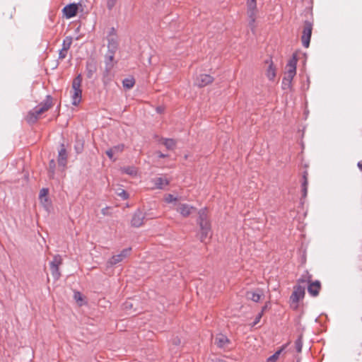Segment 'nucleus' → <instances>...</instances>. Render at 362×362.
I'll use <instances>...</instances> for the list:
<instances>
[{"instance_id": "37", "label": "nucleus", "mask_w": 362, "mask_h": 362, "mask_svg": "<svg viewBox=\"0 0 362 362\" xmlns=\"http://www.w3.org/2000/svg\"><path fill=\"white\" fill-rule=\"evenodd\" d=\"M55 167V163L54 161L52 160L50 161L49 163V169L52 170V173H53V170H54V168Z\"/></svg>"}, {"instance_id": "26", "label": "nucleus", "mask_w": 362, "mask_h": 362, "mask_svg": "<svg viewBox=\"0 0 362 362\" xmlns=\"http://www.w3.org/2000/svg\"><path fill=\"white\" fill-rule=\"evenodd\" d=\"M122 83L124 88L130 89L134 86L135 81L133 78H128L124 79Z\"/></svg>"}, {"instance_id": "32", "label": "nucleus", "mask_w": 362, "mask_h": 362, "mask_svg": "<svg viewBox=\"0 0 362 362\" xmlns=\"http://www.w3.org/2000/svg\"><path fill=\"white\" fill-rule=\"evenodd\" d=\"M117 0H107V7L109 10H111L116 4Z\"/></svg>"}, {"instance_id": "39", "label": "nucleus", "mask_w": 362, "mask_h": 362, "mask_svg": "<svg viewBox=\"0 0 362 362\" xmlns=\"http://www.w3.org/2000/svg\"><path fill=\"white\" fill-rule=\"evenodd\" d=\"M173 343L175 345H177H177H180V339H178V338L174 339H173Z\"/></svg>"}, {"instance_id": "43", "label": "nucleus", "mask_w": 362, "mask_h": 362, "mask_svg": "<svg viewBox=\"0 0 362 362\" xmlns=\"http://www.w3.org/2000/svg\"><path fill=\"white\" fill-rule=\"evenodd\" d=\"M264 310H266V308H265V307H264V308H263L262 313H263V311H264Z\"/></svg>"}, {"instance_id": "42", "label": "nucleus", "mask_w": 362, "mask_h": 362, "mask_svg": "<svg viewBox=\"0 0 362 362\" xmlns=\"http://www.w3.org/2000/svg\"><path fill=\"white\" fill-rule=\"evenodd\" d=\"M215 362H226V361H225L224 360H222V359H218Z\"/></svg>"}, {"instance_id": "38", "label": "nucleus", "mask_w": 362, "mask_h": 362, "mask_svg": "<svg viewBox=\"0 0 362 362\" xmlns=\"http://www.w3.org/2000/svg\"><path fill=\"white\" fill-rule=\"evenodd\" d=\"M262 316V313H259V314L257 316V317H256L255 321V322H254V323H255V324H257V323L259 322V320H260V319H261Z\"/></svg>"}, {"instance_id": "9", "label": "nucleus", "mask_w": 362, "mask_h": 362, "mask_svg": "<svg viewBox=\"0 0 362 362\" xmlns=\"http://www.w3.org/2000/svg\"><path fill=\"white\" fill-rule=\"evenodd\" d=\"M305 296V288L301 286H297L294 287L293 292L291 296V300L292 303L296 304V307H297V303L298 301L303 298Z\"/></svg>"}, {"instance_id": "8", "label": "nucleus", "mask_w": 362, "mask_h": 362, "mask_svg": "<svg viewBox=\"0 0 362 362\" xmlns=\"http://www.w3.org/2000/svg\"><path fill=\"white\" fill-rule=\"evenodd\" d=\"M170 180L166 176L155 177L151 180L153 184L152 188L159 189H164L170 184Z\"/></svg>"}, {"instance_id": "20", "label": "nucleus", "mask_w": 362, "mask_h": 362, "mask_svg": "<svg viewBox=\"0 0 362 362\" xmlns=\"http://www.w3.org/2000/svg\"><path fill=\"white\" fill-rule=\"evenodd\" d=\"M117 37L115 34H112L110 36V37L108 39V48L110 50L114 51L117 49Z\"/></svg>"}, {"instance_id": "34", "label": "nucleus", "mask_w": 362, "mask_h": 362, "mask_svg": "<svg viewBox=\"0 0 362 362\" xmlns=\"http://www.w3.org/2000/svg\"><path fill=\"white\" fill-rule=\"evenodd\" d=\"M67 52L68 50L66 49H61L60 51H59V59H64L66 57V54H67Z\"/></svg>"}, {"instance_id": "12", "label": "nucleus", "mask_w": 362, "mask_h": 362, "mask_svg": "<svg viewBox=\"0 0 362 362\" xmlns=\"http://www.w3.org/2000/svg\"><path fill=\"white\" fill-rule=\"evenodd\" d=\"M214 81V77L209 74H201L196 81V84L199 87H204L211 84Z\"/></svg>"}, {"instance_id": "41", "label": "nucleus", "mask_w": 362, "mask_h": 362, "mask_svg": "<svg viewBox=\"0 0 362 362\" xmlns=\"http://www.w3.org/2000/svg\"><path fill=\"white\" fill-rule=\"evenodd\" d=\"M158 156L160 158H164L165 156L164 154L161 153H158Z\"/></svg>"}, {"instance_id": "30", "label": "nucleus", "mask_w": 362, "mask_h": 362, "mask_svg": "<svg viewBox=\"0 0 362 362\" xmlns=\"http://www.w3.org/2000/svg\"><path fill=\"white\" fill-rule=\"evenodd\" d=\"M74 298L76 300V301L79 304V305H82L83 302V296L82 294L80 292H75L74 295Z\"/></svg>"}, {"instance_id": "24", "label": "nucleus", "mask_w": 362, "mask_h": 362, "mask_svg": "<svg viewBox=\"0 0 362 362\" xmlns=\"http://www.w3.org/2000/svg\"><path fill=\"white\" fill-rule=\"evenodd\" d=\"M284 348L285 346H282L279 350L276 351L272 356L267 358V362H276L279 358V356L284 349Z\"/></svg>"}, {"instance_id": "10", "label": "nucleus", "mask_w": 362, "mask_h": 362, "mask_svg": "<svg viewBox=\"0 0 362 362\" xmlns=\"http://www.w3.org/2000/svg\"><path fill=\"white\" fill-rule=\"evenodd\" d=\"M131 248H126L123 250L119 254L112 256L108 263L111 265L116 264L122 262L125 257H127L131 251Z\"/></svg>"}, {"instance_id": "33", "label": "nucleus", "mask_w": 362, "mask_h": 362, "mask_svg": "<svg viewBox=\"0 0 362 362\" xmlns=\"http://www.w3.org/2000/svg\"><path fill=\"white\" fill-rule=\"evenodd\" d=\"M118 195L123 199H127L129 198L127 192L123 189H122L120 192H118Z\"/></svg>"}, {"instance_id": "16", "label": "nucleus", "mask_w": 362, "mask_h": 362, "mask_svg": "<svg viewBox=\"0 0 362 362\" xmlns=\"http://www.w3.org/2000/svg\"><path fill=\"white\" fill-rule=\"evenodd\" d=\"M297 59L293 57L287 63L285 67L284 74H296Z\"/></svg>"}, {"instance_id": "4", "label": "nucleus", "mask_w": 362, "mask_h": 362, "mask_svg": "<svg viewBox=\"0 0 362 362\" xmlns=\"http://www.w3.org/2000/svg\"><path fill=\"white\" fill-rule=\"evenodd\" d=\"M313 30V24L309 21H305L303 25V30L301 36L303 45L308 48L310 45V37Z\"/></svg>"}, {"instance_id": "40", "label": "nucleus", "mask_w": 362, "mask_h": 362, "mask_svg": "<svg viewBox=\"0 0 362 362\" xmlns=\"http://www.w3.org/2000/svg\"><path fill=\"white\" fill-rule=\"evenodd\" d=\"M358 167L362 171V162L358 163Z\"/></svg>"}, {"instance_id": "7", "label": "nucleus", "mask_w": 362, "mask_h": 362, "mask_svg": "<svg viewBox=\"0 0 362 362\" xmlns=\"http://www.w3.org/2000/svg\"><path fill=\"white\" fill-rule=\"evenodd\" d=\"M62 264V259L60 255H55L50 262L52 275L55 279L60 277L59 266Z\"/></svg>"}, {"instance_id": "11", "label": "nucleus", "mask_w": 362, "mask_h": 362, "mask_svg": "<svg viewBox=\"0 0 362 362\" xmlns=\"http://www.w3.org/2000/svg\"><path fill=\"white\" fill-rule=\"evenodd\" d=\"M78 10L77 4H70L63 8L62 12L66 18H71L76 15Z\"/></svg>"}, {"instance_id": "35", "label": "nucleus", "mask_w": 362, "mask_h": 362, "mask_svg": "<svg viewBox=\"0 0 362 362\" xmlns=\"http://www.w3.org/2000/svg\"><path fill=\"white\" fill-rule=\"evenodd\" d=\"M106 154L107 156L110 158V159L112 160H115L116 159L114 158V153L112 152V151L111 150V148L108 149L107 151H106Z\"/></svg>"}, {"instance_id": "2", "label": "nucleus", "mask_w": 362, "mask_h": 362, "mask_svg": "<svg viewBox=\"0 0 362 362\" xmlns=\"http://www.w3.org/2000/svg\"><path fill=\"white\" fill-rule=\"evenodd\" d=\"M82 77L78 75L72 81L71 88L69 91L71 104L78 106L82 100Z\"/></svg>"}, {"instance_id": "36", "label": "nucleus", "mask_w": 362, "mask_h": 362, "mask_svg": "<svg viewBox=\"0 0 362 362\" xmlns=\"http://www.w3.org/2000/svg\"><path fill=\"white\" fill-rule=\"evenodd\" d=\"M47 193H48V190L47 189H41L40 193V199H42L43 197H46Z\"/></svg>"}, {"instance_id": "29", "label": "nucleus", "mask_w": 362, "mask_h": 362, "mask_svg": "<svg viewBox=\"0 0 362 362\" xmlns=\"http://www.w3.org/2000/svg\"><path fill=\"white\" fill-rule=\"evenodd\" d=\"M66 160V150L64 148H62L59 152V159L58 162L59 163L63 164V162Z\"/></svg>"}, {"instance_id": "28", "label": "nucleus", "mask_w": 362, "mask_h": 362, "mask_svg": "<svg viewBox=\"0 0 362 362\" xmlns=\"http://www.w3.org/2000/svg\"><path fill=\"white\" fill-rule=\"evenodd\" d=\"M177 200L178 199L171 194H165L164 197V201L167 203H172L174 202H177Z\"/></svg>"}, {"instance_id": "13", "label": "nucleus", "mask_w": 362, "mask_h": 362, "mask_svg": "<svg viewBox=\"0 0 362 362\" xmlns=\"http://www.w3.org/2000/svg\"><path fill=\"white\" fill-rule=\"evenodd\" d=\"M308 283H309V285L308 287V293L312 296H314V297L318 296L320 288H321L320 282L319 281H311L309 280Z\"/></svg>"}, {"instance_id": "21", "label": "nucleus", "mask_w": 362, "mask_h": 362, "mask_svg": "<svg viewBox=\"0 0 362 362\" xmlns=\"http://www.w3.org/2000/svg\"><path fill=\"white\" fill-rule=\"evenodd\" d=\"M15 13V8L14 7H7L4 9L3 12V16L5 20H10L13 18Z\"/></svg>"}, {"instance_id": "5", "label": "nucleus", "mask_w": 362, "mask_h": 362, "mask_svg": "<svg viewBox=\"0 0 362 362\" xmlns=\"http://www.w3.org/2000/svg\"><path fill=\"white\" fill-rule=\"evenodd\" d=\"M257 13V0H247V13L250 18V25H254Z\"/></svg>"}, {"instance_id": "1", "label": "nucleus", "mask_w": 362, "mask_h": 362, "mask_svg": "<svg viewBox=\"0 0 362 362\" xmlns=\"http://www.w3.org/2000/svg\"><path fill=\"white\" fill-rule=\"evenodd\" d=\"M52 105L53 103L52 97L49 95L47 96L44 102L39 104L37 107H35L28 113L27 116L25 117V120L30 124L36 122L37 120L40 118V115L51 108Z\"/></svg>"}, {"instance_id": "22", "label": "nucleus", "mask_w": 362, "mask_h": 362, "mask_svg": "<svg viewBox=\"0 0 362 362\" xmlns=\"http://www.w3.org/2000/svg\"><path fill=\"white\" fill-rule=\"evenodd\" d=\"M123 173L129 175L131 176H136L137 174V170L133 166L124 167L121 169Z\"/></svg>"}, {"instance_id": "14", "label": "nucleus", "mask_w": 362, "mask_h": 362, "mask_svg": "<svg viewBox=\"0 0 362 362\" xmlns=\"http://www.w3.org/2000/svg\"><path fill=\"white\" fill-rule=\"evenodd\" d=\"M214 344L219 348L225 349L230 344V340L226 335L218 334L216 336Z\"/></svg>"}, {"instance_id": "3", "label": "nucleus", "mask_w": 362, "mask_h": 362, "mask_svg": "<svg viewBox=\"0 0 362 362\" xmlns=\"http://www.w3.org/2000/svg\"><path fill=\"white\" fill-rule=\"evenodd\" d=\"M198 223L201 230V241L204 242L211 233V223L207 218V211L206 209L199 211Z\"/></svg>"}, {"instance_id": "6", "label": "nucleus", "mask_w": 362, "mask_h": 362, "mask_svg": "<svg viewBox=\"0 0 362 362\" xmlns=\"http://www.w3.org/2000/svg\"><path fill=\"white\" fill-rule=\"evenodd\" d=\"M197 210L196 207L192 205L185 204V203H180L177 205L176 211L182 216V217H188Z\"/></svg>"}, {"instance_id": "27", "label": "nucleus", "mask_w": 362, "mask_h": 362, "mask_svg": "<svg viewBox=\"0 0 362 362\" xmlns=\"http://www.w3.org/2000/svg\"><path fill=\"white\" fill-rule=\"evenodd\" d=\"M72 44V37H66L62 43V49L69 50Z\"/></svg>"}, {"instance_id": "17", "label": "nucleus", "mask_w": 362, "mask_h": 362, "mask_svg": "<svg viewBox=\"0 0 362 362\" xmlns=\"http://www.w3.org/2000/svg\"><path fill=\"white\" fill-rule=\"evenodd\" d=\"M144 216L142 212H136L132 219V225L134 227H139L144 223Z\"/></svg>"}, {"instance_id": "15", "label": "nucleus", "mask_w": 362, "mask_h": 362, "mask_svg": "<svg viewBox=\"0 0 362 362\" xmlns=\"http://www.w3.org/2000/svg\"><path fill=\"white\" fill-rule=\"evenodd\" d=\"M266 64L268 66L266 69L265 74L269 81H274L276 75V69L274 66L273 62L269 60L266 62Z\"/></svg>"}, {"instance_id": "18", "label": "nucleus", "mask_w": 362, "mask_h": 362, "mask_svg": "<svg viewBox=\"0 0 362 362\" xmlns=\"http://www.w3.org/2000/svg\"><path fill=\"white\" fill-rule=\"evenodd\" d=\"M296 75L284 74V76L282 80V88L283 89H289L292 86V81Z\"/></svg>"}, {"instance_id": "23", "label": "nucleus", "mask_w": 362, "mask_h": 362, "mask_svg": "<svg viewBox=\"0 0 362 362\" xmlns=\"http://www.w3.org/2000/svg\"><path fill=\"white\" fill-rule=\"evenodd\" d=\"M161 144H163L168 149L172 150L175 146V141L170 139H164L161 140Z\"/></svg>"}, {"instance_id": "25", "label": "nucleus", "mask_w": 362, "mask_h": 362, "mask_svg": "<svg viewBox=\"0 0 362 362\" xmlns=\"http://www.w3.org/2000/svg\"><path fill=\"white\" fill-rule=\"evenodd\" d=\"M303 185H302L303 196L304 197H305L307 196V193H308V185L307 173H304V175L303 176Z\"/></svg>"}, {"instance_id": "19", "label": "nucleus", "mask_w": 362, "mask_h": 362, "mask_svg": "<svg viewBox=\"0 0 362 362\" xmlns=\"http://www.w3.org/2000/svg\"><path fill=\"white\" fill-rule=\"evenodd\" d=\"M262 295H263V293L260 291H258L257 292L250 291L246 293V298L249 300H251L257 303L260 300Z\"/></svg>"}, {"instance_id": "31", "label": "nucleus", "mask_w": 362, "mask_h": 362, "mask_svg": "<svg viewBox=\"0 0 362 362\" xmlns=\"http://www.w3.org/2000/svg\"><path fill=\"white\" fill-rule=\"evenodd\" d=\"M111 150L112 151V152L115 154L121 153L124 150V145L121 144V145L115 146L111 148Z\"/></svg>"}]
</instances>
